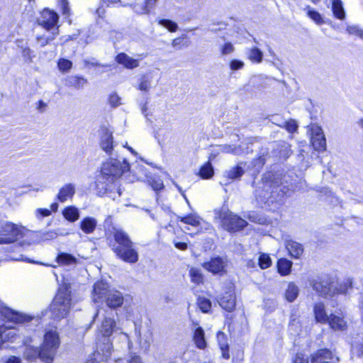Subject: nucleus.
Here are the masks:
<instances>
[{"mask_svg":"<svg viewBox=\"0 0 363 363\" xmlns=\"http://www.w3.org/2000/svg\"><path fill=\"white\" fill-rule=\"evenodd\" d=\"M113 239L109 240L108 245L116 255L123 261L135 264L139 259L138 249L129 235L122 229L113 228Z\"/></svg>","mask_w":363,"mask_h":363,"instance_id":"nucleus-1","label":"nucleus"},{"mask_svg":"<svg viewBox=\"0 0 363 363\" xmlns=\"http://www.w3.org/2000/svg\"><path fill=\"white\" fill-rule=\"evenodd\" d=\"M59 345L58 333L52 330H48L44 335L43 344L40 349L26 345L23 352V357L29 362L39 358L45 363H52Z\"/></svg>","mask_w":363,"mask_h":363,"instance_id":"nucleus-2","label":"nucleus"},{"mask_svg":"<svg viewBox=\"0 0 363 363\" xmlns=\"http://www.w3.org/2000/svg\"><path fill=\"white\" fill-rule=\"evenodd\" d=\"M70 289L69 284H64L59 289L50 306V312L55 320H60L67 316L71 305Z\"/></svg>","mask_w":363,"mask_h":363,"instance_id":"nucleus-3","label":"nucleus"},{"mask_svg":"<svg viewBox=\"0 0 363 363\" xmlns=\"http://www.w3.org/2000/svg\"><path fill=\"white\" fill-rule=\"evenodd\" d=\"M214 214L215 219L220 220L222 228L230 233L240 231L247 225L245 220L232 213L226 206L215 209Z\"/></svg>","mask_w":363,"mask_h":363,"instance_id":"nucleus-4","label":"nucleus"},{"mask_svg":"<svg viewBox=\"0 0 363 363\" xmlns=\"http://www.w3.org/2000/svg\"><path fill=\"white\" fill-rule=\"evenodd\" d=\"M100 315L103 317V320L100 328V333L104 337V354L108 357L111 354V345L109 337L116 330V324L113 320V311H108V309H98L95 313L93 320H96Z\"/></svg>","mask_w":363,"mask_h":363,"instance_id":"nucleus-5","label":"nucleus"},{"mask_svg":"<svg viewBox=\"0 0 363 363\" xmlns=\"http://www.w3.org/2000/svg\"><path fill=\"white\" fill-rule=\"evenodd\" d=\"M289 189L277 181H267L264 184V194H259L261 201L267 203H280L286 195Z\"/></svg>","mask_w":363,"mask_h":363,"instance_id":"nucleus-6","label":"nucleus"},{"mask_svg":"<svg viewBox=\"0 0 363 363\" xmlns=\"http://www.w3.org/2000/svg\"><path fill=\"white\" fill-rule=\"evenodd\" d=\"M130 170V164L126 160L121 162L118 159L110 158L101 164L100 174L106 176L111 182L116 181L124 173Z\"/></svg>","mask_w":363,"mask_h":363,"instance_id":"nucleus-7","label":"nucleus"},{"mask_svg":"<svg viewBox=\"0 0 363 363\" xmlns=\"http://www.w3.org/2000/svg\"><path fill=\"white\" fill-rule=\"evenodd\" d=\"M23 236L22 227L9 221L0 222V245L15 243Z\"/></svg>","mask_w":363,"mask_h":363,"instance_id":"nucleus-8","label":"nucleus"},{"mask_svg":"<svg viewBox=\"0 0 363 363\" xmlns=\"http://www.w3.org/2000/svg\"><path fill=\"white\" fill-rule=\"evenodd\" d=\"M95 189L99 196H107L115 200L121 194V189L116 187V182H111L108 178L100 174L96 177Z\"/></svg>","mask_w":363,"mask_h":363,"instance_id":"nucleus-9","label":"nucleus"},{"mask_svg":"<svg viewBox=\"0 0 363 363\" xmlns=\"http://www.w3.org/2000/svg\"><path fill=\"white\" fill-rule=\"evenodd\" d=\"M313 288L320 296L327 297L333 296L337 294H345V289H337L335 283L328 277H319L313 281Z\"/></svg>","mask_w":363,"mask_h":363,"instance_id":"nucleus-10","label":"nucleus"},{"mask_svg":"<svg viewBox=\"0 0 363 363\" xmlns=\"http://www.w3.org/2000/svg\"><path fill=\"white\" fill-rule=\"evenodd\" d=\"M0 314L9 322L16 324H26L33 319V316L19 312L4 306L0 301Z\"/></svg>","mask_w":363,"mask_h":363,"instance_id":"nucleus-11","label":"nucleus"},{"mask_svg":"<svg viewBox=\"0 0 363 363\" xmlns=\"http://www.w3.org/2000/svg\"><path fill=\"white\" fill-rule=\"evenodd\" d=\"M114 144L113 130L106 125H101L99 129L100 147L108 155L112 154Z\"/></svg>","mask_w":363,"mask_h":363,"instance_id":"nucleus-12","label":"nucleus"},{"mask_svg":"<svg viewBox=\"0 0 363 363\" xmlns=\"http://www.w3.org/2000/svg\"><path fill=\"white\" fill-rule=\"evenodd\" d=\"M59 21L58 14L52 10L45 9L41 13L40 16L37 20L39 26L49 31L52 28H55Z\"/></svg>","mask_w":363,"mask_h":363,"instance_id":"nucleus-13","label":"nucleus"},{"mask_svg":"<svg viewBox=\"0 0 363 363\" xmlns=\"http://www.w3.org/2000/svg\"><path fill=\"white\" fill-rule=\"evenodd\" d=\"M226 265V261L219 256L203 264V268L213 274H223L225 272Z\"/></svg>","mask_w":363,"mask_h":363,"instance_id":"nucleus-14","label":"nucleus"},{"mask_svg":"<svg viewBox=\"0 0 363 363\" xmlns=\"http://www.w3.org/2000/svg\"><path fill=\"white\" fill-rule=\"evenodd\" d=\"M311 142L315 150L323 152L326 150V139L320 127L315 126L312 128Z\"/></svg>","mask_w":363,"mask_h":363,"instance_id":"nucleus-15","label":"nucleus"},{"mask_svg":"<svg viewBox=\"0 0 363 363\" xmlns=\"http://www.w3.org/2000/svg\"><path fill=\"white\" fill-rule=\"evenodd\" d=\"M218 303L226 311H233L236 305V297L234 291L230 289L222 294L218 299Z\"/></svg>","mask_w":363,"mask_h":363,"instance_id":"nucleus-16","label":"nucleus"},{"mask_svg":"<svg viewBox=\"0 0 363 363\" xmlns=\"http://www.w3.org/2000/svg\"><path fill=\"white\" fill-rule=\"evenodd\" d=\"M15 43L21 55V57L26 63H31L35 57L34 51L30 49L28 43L23 39H17Z\"/></svg>","mask_w":363,"mask_h":363,"instance_id":"nucleus-17","label":"nucleus"},{"mask_svg":"<svg viewBox=\"0 0 363 363\" xmlns=\"http://www.w3.org/2000/svg\"><path fill=\"white\" fill-rule=\"evenodd\" d=\"M104 300L106 306L112 311L113 309H116L122 306L124 298L120 291H111L108 293Z\"/></svg>","mask_w":363,"mask_h":363,"instance_id":"nucleus-18","label":"nucleus"},{"mask_svg":"<svg viewBox=\"0 0 363 363\" xmlns=\"http://www.w3.org/2000/svg\"><path fill=\"white\" fill-rule=\"evenodd\" d=\"M334 330L343 331L347 329V322L342 313L335 311L330 315L329 321L327 323Z\"/></svg>","mask_w":363,"mask_h":363,"instance_id":"nucleus-19","label":"nucleus"},{"mask_svg":"<svg viewBox=\"0 0 363 363\" xmlns=\"http://www.w3.org/2000/svg\"><path fill=\"white\" fill-rule=\"evenodd\" d=\"M16 336L15 330L12 328L6 326H0V349H5L8 347L6 342H13Z\"/></svg>","mask_w":363,"mask_h":363,"instance_id":"nucleus-20","label":"nucleus"},{"mask_svg":"<svg viewBox=\"0 0 363 363\" xmlns=\"http://www.w3.org/2000/svg\"><path fill=\"white\" fill-rule=\"evenodd\" d=\"M109 291H111L108 290V286L106 283L103 281L96 283L93 289L94 301L98 302L101 299H105Z\"/></svg>","mask_w":363,"mask_h":363,"instance_id":"nucleus-21","label":"nucleus"},{"mask_svg":"<svg viewBox=\"0 0 363 363\" xmlns=\"http://www.w3.org/2000/svg\"><path fill=\"white\" fill-rule=\"evenodd\" d=\"M333 358V354L328 349H320L311 357L312 363H329Z\"/></svg>","mask_w":363,"mask_h":363,"instance_id":"nucleus-22","label":"nucleus"},{"mask_svg":"<svg viewBox=\"0 0 363 363\" xmlns=\"http://www.w3.org/2000/svg\"><path fill=\"white\" fill-rule=\"evenodd\" d=\"M75 194V186L72 183H68L62 186L57 195V199L60 202H65L72 199Z\"/></svg>","mask_w":363,"mask_h":363,"instance_id":"nucleus-23","label":"nucleus"},{"mask_svg":"<svg viewBox=\"0 0 363 363\" xmlns=\"http://www.w3.org/2000/svg\"><path fill=\"white\" fill-rule=\"evenodd\" d=\"M313 313L317 323L326 324L329 321L330 315H328L323 303H317L314 305Z\"/></svg>","mask_w":363,"mask_h":363,"instance_id":"nucleus-24","label":"nucleus"},{"mask_svg":"<svg viewBox=\"0 0 363 363\" xmlns=\"http://www.w3.org/2000/svg\"><path fill=\"white\" fill-rule=\"evenodd\" d=\"M87 84V79L83 77L77 75L68 76L65 79V84L69 87H74L77 89H83L84 85Z\"/></svg>","mask_w":363,"mask_h":363,"instance_id":"nucleus-25","label":"nucleus"},{"mask_svg":"<svg viewBox=\"0 0 363 363\" xmlns=\"http://www.w3.org/2000/svg\"><path fill=\"white\" fill-rule=\"evenodd\" d=\"M286 248L288 250L291 257L299 258L303 252V245L294 240L286 241Z\"/></svg>","mask_w":363,"mask_h":363,"instance_id":"nucleus-26","label":"nucleus"},{"mask_svg":"<svg viewBox=\"0 0 363 363\" xmlns=\"http://www.w3.org/2000/svg\"><path fill=\"white\" fill-rule=\"evenodd\" d=\"M116 61L128 69H133L139 65L137 60L131 58L124 52L118 54L116 57Z\"/></svg>","mask_w":363,"mask_h":363,"instance_id":"nucleus-27","label":"nucleus"},{"mask_svg":"<svg viewBox=\"0 0 363 363\" xmlns=\"http://www.w3.org/2000/svg\"><path fill=\"white\" fill-rule=\"evenodd\" d=\"M193 340L197 348L204 350L207 346V342L205 339V333L203 329L199 326L194 332Z\"/></svg>","mask_w":363,"mask_h":363,"instance_id":"nucleus-28","label":"nucleus"},{"mask_svg":"<svg viewBox=\"0 0 363 363\" xmlns=\"http://www.w3.org/2000/svg\"><path fill=\"white\" fill-rule=\"evenodd\" d=\"M96 225L97 221L94 218L86 217L81 220L80 228L84 233L89 234L94 231Z\"/></svg>","mask_w":363,"mask_h":363,"instance_id":"nucleus-29","label":"nucleus"},{"mask_svg":"<svg viewBox=\"0 0 363 363\" xmlns=\"http://www.w3.org/2000/svg\"><path fill=\"white\" fill-rule=\"evenodd\" d=\"M292 264V262L286 258L279 259L277 263L278 272L281 276H286L289 274L291 272Z\"/></svg>","mask_w":363,"mask_h":363,"instance_id":"nucleus-30","label":"nucleus"},{"mask_svg":"<svg viewBox=\"0 0 363 363\" xmlns=\"http://www.w3.org/2000/svg\"><path fill=\"white\" fill-rule=\"evenodd\" d=\"M332 11L334 17L336 18L339 20H344L345 18L346 13L341 0H333Z\"/></svg>","mask_w":363,"mask_h":363,"instance_id":"nucleus-31","label":"nucleus"},{"mask_svg":"<svg viewBox=\"0 0 363 363\" xmlns=\"http://www.w3.org/2000/svg\"><path fill=\"white\" fill-rule=\"evenodd\" d=\"M63 216L70 222H74L79 218V211L74 206L65 208L62 211Z\"/></svg>","mask_w":363,"mask_h":363,"instance_id":"nucleus-32","label":"nucleus"},{"mask_svg":"<svg viewBox=\"0 0 363 363\" xmlns=\"http://www.w3.org/2000/svg\"><path fill=\"white\" fill-rule=\"evenodd\" d=\"M139 342L140 346L147 350L150 347V343L152 340V333L150 330H146L143 334L138 331Z\"/></svg>","mask_w":363,"mask_h":363,"instance_id":"nucleus-33","label":"nucleus"},{"mask_svg":"<svg viewBox=\"0 0 363 363\" xmlns=\"http://www.w3.org/2000/svg\"><path fill=\"white\" fill-rule=\"evenodd\" d=\"M299 293L298 287L293 282L288 284L285 292V298L289 302H293L297 298Z\"/></svg>","mask_w":363,"mask_h":363,"instance_id":"nucleus-34","label":"nucleus"},{"mask_svg":"<svg viewBox=\"0 0 363 363\" xmlns=\"http://www.w3.org/2000/svg\"><path fill=\"white\" fill-rule=\"evenodd\" d=\"M56 259L59 264L65 265H69L77 262V258L74 255L67 252H60Z\"/></svg>","mask_w":363,"mask_h":363,"instance_id":"nucleus-35","label":"nucleus"},{"mask_svg":"<svg viewBox=\"0 0 363 363\" xmlns=\"http://www.w3.org/2000/svg\"><path fill=\"white\" fill-rule=\"evenodd\" d=\"M304 11H306L307 16L311 20H313L315 23H317L318 25H321V24H323L325 23L323 19V18H322L321 14L318 11H315V9H313L310 6H306L304 8Z\"/></svg>","mask_w":363,"mask_h":363,"instance_id":"nucleus-36","label":"nucleus"},{"mask_svg":"<svg viewBox=\"0 0 363 363\" xmlns=\"http://www.w3.org/2000/svg\"><path fill=\"white\" fill-rule=\"evenodd\" d=\"M220 151L224 153H231L235 155H240L245 152L240 145H220Z\"/></svg>","mask_w":363,"mask_h":363,"instance_id":"nucleus-37","label":"nucleus"},{"mask_svg":"<svg viewBox=\"0 0 363 363\" xmlns=\"http://www.w3.org/2000/svg\"><path fill=\"white\" fill-rule=\"evenodd\" d=\"M247 54L248 59L253 62L260 63L262 61L263 53L256 47L249 49Z\"/></svg>","mask_w":363,"mask_h":363,"instance_id":"nucleus-38","label":"nucleus"},{"mask_svg":"<svg viewBox=\"0 0 363 363\" xmlns=\"http://www.w3.org/2000/svg\"><path fill=\"white\" fill-rule=\"evenodd\" d=\"M214 170L211 161L207 162L203 166H201L199 175L203 179H210L213 177Z\"/></svg>","mask_w":363,"mask_h":363,"instance_id":"nucleus-39","label":"nucleus"},{"mask_svg":"<svg viewBox=\"0 0 363 363\" xmlns=\"http://www.w3.org/2000/svg\"><path fill=\"white\" fill-rule=\"evenodd\" d=\"M179 220L186 224L191 225L192 226L200 225V217L196 214H189L186 216L179 217Z\"/></svg>","mask_w":363,"mask_h":363,"instance_id":"nucleus-40","label":"nucleus"},{"mask_svg":"<svg viewBox=\"0 0 363 363\" xmlns=\"http://www.w3.org/2000/svg\"><path fill=\"white\" fill-rule=\"evenodd\" d=\"M197 305L203 313H208L211 311L212 306L210 299L203 296L198 297Z\"/></svg>","mask_w":363,"mask_h":363,"instance_id":"nucleus-41","label":"nucleus"},{"mask_svg":"<svg viewBox=\"0 0 363 363\" xmlns=\"http://www.w3.org/2000/svg\"><path fill=\"white\" fill-rule=\"evenodd\" d=\"M243 174L244 170L242 167L238 165L226 172L227 177L232 180L239 179Z\"/></svg>","mask_w":363,"mask_h":363,"instance_id":"nucleus-42","label":"nucleus"},{"mask_svg":"<svg viewBox=\"0 0 363 363\" xmlns=\"http://www.w3.org/2000/svg\"><path fill=\"white\" fill-rule=\"evenodd\" d=\"M189 275L192 282L196 284L203 282V277L200 269L194 267L191 268L189 270Z\"/></svg>","mask_w":363,"mask_h":363,"instance_id":"nucleus-43","label":"nucleus"},{"mask_svg":"<svg viewBox=\"0 0 363 363\" xmlns=\"http://www.w3.org/2000/svg\"><path fill=\"white\" fill-rule=\"evenodd\" d=\"M258 264L261 269H267L272 265V259L267 254H261L258 258Z\"/></svg>","mask_w":363,"mask_h":363,"instance_id":"nucleus-44","label":"nucleus"},{"mask_svg":"<svg viewBox=\"0 0 363 363\" xmlns=\"http://www.w3.org/2000/svg\"><path fill=\"white\" fill-rule=\"evenodd\" d=\"M186 38V35H183L182 37L177 38L172 40V45L177 49L182 48H186L189 46V43L184 39Z\"/></svg>","mask_w":363,"mask_h":363,"instance_id":"nucleus-45","label":"nucleus"},{"mask_svg":"<svg viewBox=\"0 0 363 363\" xmlns=\"http://www.w3.org/2000/svg\"><path fill=\"white\" fill-rule=\"evenodd\" d=\"M59 69L62 72H67L72 67V62L65 58H61L57 62Z\"/></svg>","mask_w":363,"mask_h":363,"instance_id":"nucleus-46","label":"nucleus"},{"mask_svg":"<svg viewBox=\"0 0 363 363\" xmlns=\"http://www.w3.org/2000/svg\"><path fill=\"white\" fill-rule=\"evenodd\" d=\"M159 24L167 28L170 32H175L178 28L177 24L172 20L161 19L159 21Z\"/></svg>","mask_w":363,"mask_h":363,"instance_id":"nucleus-47","label":"nucleus"},{"mask_svg":"<svg viewBox=\"0 0 363 363\" xmlns=\"http://www.w3.org/2000/svg\"><path fill=\"white\" fill-rule=\"evenodd\" d=\"M147 181L150 185L152 186V189L155 191H160L163 189L164 185L160 179H155L152 177H148L147 175Z\"/></svg>","mask_w":363,"mask_h":363,"instance_id":"nucleus-48","label":"nucleus"},{"mask_svg":"<svg viewBox=\"0 0 363 363\" xmlns=\"http://www.w3.org/2000/svg\"><path fill=\"white\" fill-rule=\"evenodd\" d=\"M347 32L350 35H355L363 40V30L358 26H348L346 29Z\"/></svg>","mask_w":363,"mask_h":363,"instance_id":"nucleus-49","label":"nucleus"},{"mask_svg":"<svg viewBox=\"0 0 363 363\" xmlns=\"http://www.w3.org/2000/svg\"><path fill=\"white\" fill-rule=\"evenodd\" d=\"M217 340L220 348L229 349V345L227 341V337L223 332H218L217 334Z\"/></svg>","mask_w":363,"mask_h":363,"instance_id":"nucleus-50","label":"nucleus"},{"mask_svg":"<svg viewBox=\"0 0 363 363\" xmlns=\"http://www.w3.org/2000/svg\"><path fill=\"white\" fill-rule=\"evenodd\" d=\"M157 1L158 0H145V5L142 8L141 13L147 14L149 13L151 9H152L155 6Z\"/></svg>","mask_w":363,"mask_h":363,"instance_id":"nucleus-51","label":"nucleus"},{"mask_svg":"<svg viewBox=\"0 0 363 363\" xmlns=\"http://www.w3.org/2000/svg\"><path fill=\"white\" fill-rule=\"evenodd\" d=\"M291 154V149L289 144L284 143L281 146L279 151V157L283 159H286Z\"/></svg>","mask_w":363,"mask_h":363,"instance_id":"nucleus-52","label":"nucleus"},{"mask_svg":"<svg viewBox=\"0 0 363 363\" xmlns=\"http://www.w3.org/2000/svg\"><path fill=\"white\" fill-rule=\"evenodd\" d=\"M235 48L233 45L231 43H225L220 49L221 54L223 55H226L231 54L234 52Z\"/></svg>","mask_w":363,"mask_h":363,"instance_id":"nucleus-53","label":"nucleus"},{"mask_svg":"<svg viewBox=\"0 0 363 363\" xmlns=\"http://www.w3.org/2000/svg\"><path fill=\"white\" fill-rule=\"evenodd\" d=\"M284 127L289 133H294L298 128V125L294 120H289L284 122Z\"/></svg>","mask_w":363,"mask_h":363,"instance_id":"nucleus-54","label":"nucleus"},{"mask_svg":"<svg viewBox=\"0 0 363 363\" xmlns=\"http://www.w3.org/2000/svg\"><path fill=\"white\" fill-rule=\"evenodd\" d=\"M244 62L240 60H233L230 62V68L233 71L241 69L244 67Z\"/></svg>","mask_w":363,"mask_h":363,"instance_id":"nucleus-55","label":"nucleus"},{"mask_svg":"<svg viewBox=\"0 0 363 363\" xmlns=\"http://www.w3.org/2000/svg\"><path fill=\"white\" fill-rule=\"evenodd\" d=\"M150 87V81L148 77L143 76L141 78V82L139 84V89L141 91H147Z\"/></svg>","mask_w":363,"mask_h":363,"instance_id":"nucleus-56","label":"nucleus"},{"mask_svg":"<svg viewBox=\"0 0 363 363\" xmlns=\"http://www.w3.org/2000/svg\"><path fill=\"white\" fill-rule=\"evenodd\" d=\"M121 98L116 93H113L109 96V104L112 107H117L121 104Z\"/></svg>","mask_w":363,"mask_h":363,"instance_id":"nucleus-57","label":"nucleus"},{"mask_svg":"<svg viewBox=\"0 0 363 363\" xmlns=\"http://www.w3.org/2000/svg\"><path fill=\"white\" fill-rule=\"evenodd\" d=\"M35 40L41 48L50 44V39L45 38V35H37Z\"/></svg>","mask_w":363,"mask_h":363,"instance_id":"nucleus-58","label":"nucleus"},{"mask_svg":"<svg viewBox=\"0 0 363 363\" xmlns=\"http://www.w3.org/2000/svg\"><path fill=\"white\" fill-rule=\"evenodd\" d=\"M51 214V211L48 208H38L35 211L36 217L42 218Z\"/></svg>","mask_w":363,"mask_h":363,"instance_id":"nucleus-59","label":"nucleus"},{"mask_svg":"<svg viewBox=\"0 0 363 363\" xmlns=\"http://www.w3.org/2000/svg\"><path fill=\"white\" fill-rule=\"evenodd\" d=\"M352 351L355 352L357 356L363 355V342H357L352 345Z\"/></svg>","mask_w":363,"mask_h":363,"instance_id":"nucleus-60","label":"nucleus"},{"mask_svg":"<svg viewBox=\"0 0 363 363\" xmlns=\"http://www.w3.org/2000/svg\"><path fill=\"white\" fill-rule=\"evenodd\" d=\"M60 5H61L62 15L69 16L70 11H69L68 1L67 0H60Z\"/></svg>","mask_w":363,"mask_h":363,"instance_id":"nucleus-61","label":"nucleus"},{"mask_svg":"<svg viewBox=\"0 0 363 363\" xmlns=\"http://www.w3.org/2000/svg\"><path fill=\"white\" fill-rule=\"evenodd\" d=\"M289 325L292 328H294L295 331H297L299 329V328L301 327L299 320L294 315H292L291 316Z\"/></svg>","mask_w":363,"mask_h":363,"instance_id":"nucleus-62","label":"nucleus"},{"mask_svg":"<svg viewBox=\"0 0 363 363\" xmlns=\"http://www.w3.org/2000/svg\"><path fill=\"white\" fill-rule=\"evenodd\" d=\"M293 363H308V358L301 353L296 354Z\"/></svg>","mask_w":363,"mask_h":363,"instance_id":"nucleus-63","label":"nucleus"},{"mask_svg":"<svg viewBox=\"0 0 363 363\" xmlns=\"http://www.w3.org/2000/svg\"><path fill=\"white\" fill-rule=\"evenodd\" d=\"M51 30H52V32L50 34L45 35V38L50 39V43L56 38V37L59 35V33H60L59 27L52 28Z\"/></svg>","mask_w":363,"mask_h":363,"instance_id":"nucleus-64","label":"nucleus"}]
</instances>
